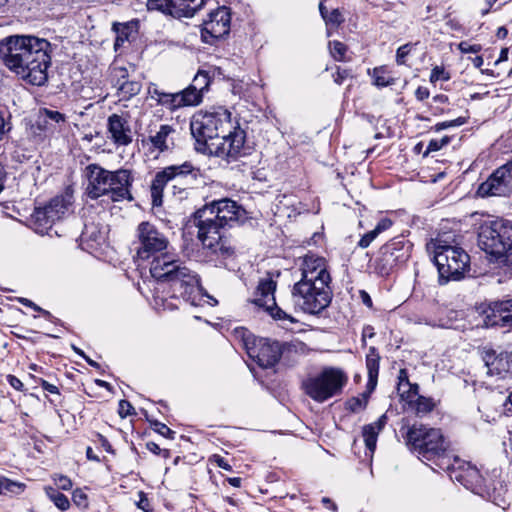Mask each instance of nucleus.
<instances>
[{
	"label": "nucleus",
	"instance_id": "31",
	"mask_svg": "<svg viewBox=\"0 0 512 512\" xmlns=\"http://www.w3.org/2000/svg\"><path fill=\"white\" fill-rule=\"evenodd\" d=\"M393 222L389 218L381 219L375 228L365 233L358 242L360 248H367L382 232L388 230Z\"/></svg>",
	"mask_w": 512,
	"mask_h": 512
},
{
	"label": "nucleus",
	"instance_id": "38",
	"mask_svg": "<svg viewBox=\"0 0 512 512\" xmlns=\"http://www.w3.org/2000/svg\"><path fill=\"white\" fill-rule=\"evenodd\" d=\"M416 396H417V398L415 400L414 407H415L416 414L418 416H424V415L430 413L434 409L435 403L432 398L419 396L418 394Z\"/></svg>",
	"mask_w": 512,
	"mask_h": 512
},
{
	"label": "nucleus",
	"instance_id": "37",
	"mask_svg": "<svg viewBox=\"0 0 512 512\" xmlns=\"http://www.w3.org/2000/svg\"><path fill=\"white\" fill-rule=\"evenodd\" d=\"M46 495L54 503V505L61 511H66L70 508V501L66 495L59 492L53 487L45 488Z\"/></svg>",
	"mask_w": 512,
	"mask_h": 512
},
{
	"label": "nucleus",
	"instance_id": "4",
	"mask_svg": "<svg viewBox=\"0 0 512 512\" xmlns=\"http://www.w3.org/2000/svg\"><path fill=\"white\" fill-rule=\"evenodd\" d=\"M200 178V168L191 161L164 167L156 172L150 184L152 206H162L164 189L168 185L174 196L180 200L186 199L189 191L199 184Z\"/></svg>",
	"mask_w": 512,
	"mask_h": 512
},
{
	"label": "nucleus",
	"instance_id": "39",
	"mask_svg": "<svg viewBox=\"0 0 512 512\" xmlns=\"http://www.w3.org/2000/svg\"><path fill=\"white\" fill-rule=\"evenodd\" d=\"M210 85V77L206 71H198L190 86L203 95Z\"/></svg>",
	"mask_w": 512,
	"mask_h": 512
},
{
	"label": "nucleus",
	"instance_id": "53",
	"mask_svg": "<svg viewBox=\"0 0 512 512\" xmlns=\"http://www.w3.org/2000/svg\"><path fill=\"white\" fill-rule=\"evenodd\" d=\"M458 49L461 53H478L481 51L482 47L480 44H470L467 41H462L458 44Z\"/></svg>",
	"mask_w": 512,
	"mask_h": 512
},
{
	"label": "nucleus",
	"instance_id": "41",
	"mask_svg": "<svg viewBox=\"0 0 512 512\" xmlns=\"http://www.w3.org/2000/svg\"><path fill=\"white\" fill-rule=\"evenodd\" d=\"M368 403V396L362 394L359 397H352L346 402V409L356 413L366 408Z\"/></svg>",
	"mask_w": 512,
	"mask_h": 512
},
{
	"label": "nucleus",
	"instance_id": "27",
	"mask_svg": "<svg viewBox=\"0 0 512 512\" xmlns=\"http://www.w3.org/2000/svg\"><path fill=\"white\" fill-rule=\"evenodd\" d=\"M175 132L176 130L173 126L162 124L157 131H150L148 141L151 143L155 150L159 152H165L173 148V134H175Z\"/></svg>",
	"mask_w": 512,
	"mask_h": 512
},
{
	"label": "nucleus",
	"instance_id": "32",
	"mask_svg": "<svg viewBox=\"0 0 512 512\" xmlns=\"http://www.w3.org/2000/svg\"><path fill=\"white\" fill-rule=\"evenodd\" d=\"M419 386L417 384H411L408 379V373L405 369H401L398 375V391L401 393V396L407 393L406 399L409 402L413 401V397H416L418 394Z\"/></svg>",
	"mask_w": 512,
	"mask_h": 512
},
{
	"label": "nucleus",
	"instance_id": "14",
	"mask_svg": "<svg viewBox=\"0 0 512 512\" xmlns=\"http://www.w3.org/2000/svg\"><path fill=\"white\" fill-rule=\"evenodd\" d=\"M243 340L247 354L259 367L271 368L280 360L282 349L279 342L265 338L255 339L251 334L245 335V333Z\"/></svg>",
	"mask_w": 512,
	"mask_h": 512
},
{
	"label": "nucleus",
	"instance_id": "6",
	"mask_svg": "<svg viewBox=\"0 0 512 512\" xmlns=\"http://www.w3.org/2000/svg\"><path fill=\"white\" fill-rule=\"evenodd\" d=\"M152 277L159 282L167 283L171 297L181 298L191 304L201 295L202 287L197 273L186 266H183L179 260L172 259L168 262H156L152 268Z\"/></svg>",
	"mask_w": 512,
	"mask_h": 512
},
{
	"label": "nucleus",
	"instance_id": "35",
	"mask_svg": "<svg viewBox=\"0 0 512 512\" xmlns=\"http://www.w3.org/2000/svg\"><path fill=\"white\" fill-rule=\"evenodd\" d=\"M25 484L0 475V495L12 496L22 493Z\"/></svg>",
	"mask_w": 512,
	"mask_h": 512
},
{
	"label": "nucleus",
	"instance_id": "36",
	"mask_svg": "<svg viewBox=\"0 0 512 512\" xmlns=\"http://www.w3.org/2000/svg\"><path fill=\"white\" fill-rule=\"evenodd\" d=\"M153 97H157V102L168 109L174 111L179 109L177 93H166L154 88L151 92Z\"/></svg>",
	"mask_w": 512,
	"mask_h": 512
},
{
	"label": "nucleus",
	"instance_id": "26",
	"mask_svg": "<svg viewBox=\"0 0 512 512\" xmlns=\"http://www.w3.org/2000/svg\"><path fill=\"white\" fill-rule=\"evenodd\" d=\"M112 77L120 100H129L141 91V83L136 80H129L128 71L124 67H114Z\"/></svg>",
	"mask_w": 512,
	"mask_h": 512
},
{
	"label": "nucleus",
	"instance_id": "24",
	"mask_svg": "<svg viewBox=\"0 0 512 512\" xmlns=\"http://www.w3.org/2000/svg\"><path fill=\"white\" fill-rule=\"evenodd\" d=\"M485 327H509L512 325V299L496 301L483 310Z\"/></svg>",
	"mask_w": 512,
	"mask_h": 512
},
{
	"label": "nucleus",
	"instance_id": "12",
	"mask_svg": "<svg viewBox=\"0 0 512 512\" xmlns=\"http://www.w3.org/2000/svg\"><path fill=\"white\" fill-rule=\"evenodd\" d=\"M413 244L403 237H395L384 244L371 264L379 276H389L410 258Z\"/></svg>",
	"mask_w": 512,
	"mask_h": 512
},
{
	"label": "nucleus",
	"instance_id": "2",
	"mask_svg": "<svg viewBox=\"0 0 512 512\" xmlns=\"http://www.w3.org/2000/svg\"><path fill=\"white\" fill-rule=\"evenodd\" d=\"M244 212L236 201L229 198L213 200L198 209L194 213V225L204 248L223 258L233 255L234 247L227 231L240 220Z\"/></svg>",
	"mask_w": 512,
	"mask_h": 512
},
{
	"label": "nucleus",
	"instance_id": "11",
	"mask_svg": "<svg viewBox=\"0 0 512 512\" xmlns=\"http://www.w3.org/2000/svg\"><path fill=\"white\" fill-rule=\"evenodd\" d=\"M348 381L347 375L339 368L326 367L319 374L303 382L305 393L317 402H324L342 392Z\"/></svg>",
	"mask_w": 512,
	"mask_h": 512
},
{
	"label": "nucleus",
	"instance_id": "42",
	"mask_svg": "<svg viewBox=\"0 0 512 512\" xmlns=\"http://www.w3.org/2000/svg\"><path fill=\"white\" fill-rule=\"evenodd\" d=\"M373 79H374V84L378 87H386V86L393 85L395 83V79L386 75L385 71L382 68L374 69Z\"/></svg>",
	"mask_w": 512,
	"mask_h": 512
},
{
	"label": "nucleus",
	"instance_id": "7",
	"mask_svg": "<svg viewBox=\"0 0 512 512\" xmlns=\"http://www.w3.org/2000/svg\"><path fill=\"white\" fill-rule=\"evenodd\" d=\"M137 262L150 263V273L156 262H168L176 256L170 252L171 244L167 235L155 224L143 221L135 230L133 242Z\"/></svg>",
	"mask_w": 512,
	"mask_h": 512
},
{
	"label": "nucleus",
	"instance_id": "58",
	"mask_svg": "<svg viewBox=\"0 0 512 512\" xmlns=\"http://www.w3.org/2000/svg\"><path fill=\"white\" fill-rule=\"evenodd\" d=\"M212 460H213L214 463L217 464V466L219 468H222L223 470H226V471H231L232 470L231 465L222 456L215 454V455L212 456Z\"/></svg>",
	"mask_w": 512,
	"mask_h": 512
},
{
	"label": "nucleus",
	"instance_id": "9",
	"mask_svg": "<svg viewBox=\"0 0 512 512\" xmlns=\"http://www.w3.org/2000/svg\"><path fill=\"white\" fill-rule=\"evenodd\" d=\"M437 266L440 284L451 280H460L469 269L470 256L461 247L451 245L442 238H436L428 244Z\"/></svg>",
	"mask_w": 512,
	"mask_h": 512
},
{
	"label": "nucleus",
	"instance_id": "63",
	"mask_svg": "<svg viewBox=\"0 0 512 512\" xmlns=\"http://www.w3.org/2000/svg\"><path fill=\"white\" fill-rule=\"evenodd\" d=\"M374 335H375L374 328L370 325L365 326L363 328V332H362V342L365 344V338L366 337L372 338V337H374Z\"/></svg>",
	"mask_w": 512,
	"mask_h": 512
},
{
	"label": "nucleus",
	"instance_id": "43",
	"mask_svg": "<svg viewBox=\"0 0 512 512\" xmlns=\"http://www.w3.org/2000/svg\"><path fill=\"white\" fill-rule=\"evenodd\" d=\"M330 53L336 61H345L347 46L340 41H332L329 43Z\"/></svg>",
	"mask_w": 512,
	"mask_h": 512
},
{
	"label": "nucleus",
	"instance_id": "46",
	"mask_svg": "<svg viewBox=\"0 0 512 512\" xmlns=\"http://www.w3.org/2000/svg\"><path fill=\"white\" fill-rule=\"evenodd\" d=\"M72 501L73 503L83 509L88 507V497L87 494L80 488H77L72 493Z\"/></svg>",
	"mask_w": 512,
	"mask_h": 512
},
{
	"label": "nucleus",
	"instance_id": "44",
	"mask_svg": "<svg viewBox=\"0 0 512 512\" xmlns=\"http://www.w3.org/2000/svg\"><path fill=\"white\" fill-rule=\"evenodd\" d=\"M417 44H418V42H416V43L408 42V43L400 46L396 51V63L398 65H405L407 56L411 53V51Z\"/></svg>",
	"mask_w": 512,
	"mask_h": 512
},
{
	"label": "nucleus",
	"instance_id": "34",
	"mask_svg": "<svg viewBox=\"0 0 512 512\" xmlns=\"http://www.w3.org/2000/svg\"><path fill=\"white\" fill-rule=\"evenodd\" d=\"M379 360L380 356L375 347L369 348V353L366 356V368L368 371L369 384L375 386L379 373Z\"/></svg>",
	"mask_w": 512,
	"mask_h": 512
},
{
	"label": "nucleus",
	"instance_id": "55",
	"mask_svg": "<svg viewBox=\"0 0 512 512\" xmlns=\"http://www.w3.org/2000/svg\"><path fill=\"white\" fill-rule=\"evenodd\" d=\"M37 382L40 384V386L47 392L51 393V394H54V395H57V396H60V391L58 389V387L54 384H51L49 383L48 381L42 379V378H39L37 379Z\"/></svg>",
	"mask_w": 512,
	"mask_h": 512
},
{
	"label": "nucleus",
	"instance_id": "40",
	"mask_svg": "<svg viewBox=\"0 0 512 512\" xmlns=\"http://www.w3.org/2000/svg\"><path fill=\"white\" fill-rule=\"evenodd\" d=\"M113 28L117 34L114 43L115 49H117L128 40L130 26L128 23H116L113 25Z\"/></svg>",
	"mask_w": 512,
	"mask_h": 512
},
{
	"label": "nucleus",
	"instance_id": "57",
	"mask_svg": "<svg viewBox=\"0 0 512 512\" xmlns=\"http://www.w3.org/2000/svg\"><path fill=\"white\" fill-rule=\"evenodd\" d=\"M6 380L15 390L23 391L24 384L22 383V381L18 377L9 374V375L6 376Z\"/></svg>",
	"mask_w": 512,
	"mask_h": 512
},
{
	"label": "nucleus",
	"instance_id": "23",
	"mask_svg": "<svg viewBox=\"0 0 512 512\" xmlns=\"http://www.w3.org/2000/svg\"><path fill=\"white\" fill-rule=\"evenodd\" d=\"M481 356L487 367L488 375L505 378L512 373V354L484 347Z\"/></svg>",
	"mask_w": 512,
	"mask_h": 512
},
{
	"label": "nucleus",
	"instance_id": "17",
	"mask_svg": "<svg viewBox=\"0 0 512 512\" xmlns=\"http://www.w3.org/2000/svg\"><path fill=\"white\" fill-rule=\"evenodd\" d=\"M512 191V160L496 169L480 184L477 193L482 197L506 196Z\"/></svg>",
	"mask_w": 512,
	"mask_h": 512
},
{
	"label": "nucleus",
	"instance_id": "47",
	"mask_svg": "<svg viewBox=\"0 0 512 512\" xmlns=\"http://www.w3.org/2000/svg\"><path fill=\"white\" fill-rule=\"evenodd\" d=\"M324 21L326 25L338 27L341 23L344 22V18L338 9H333L327 14V16H324Z\"/></svg>",
	"mask_w": 512,
	"mask_h": 512
},
{
	"label": "nucleus",
	"instance_id": "20",
	"mask_svg": "<svg viewBox=\"0 0 512 512\" xmlns=\"http://www.w3.org/2000/svg\"><path fill=\"white\" fill-rule=\"evenodd\" d=\"M448 471H452V479L460 482L465 488L471 490L473 493L480 496L489 494L490 488L476 467L467 464V467L462 469L461 461L458 458V462L455 463L454 469H449Z\"/></svg>",
	"mask_w": 512,
	"mask_h": 512
},
{
	"label": "nucleus",
	"instance_id": "22",
	"mask_svg": "<svg viewBox=\"0 0 512 512\" xmlns=\"http://www.w3.org/2000/svg\"><path fill=\"white\" fill-rule=\"evenodd\" d=\"M86 176L88 180L86 194L92 199L96 200L102 196H106L110 181H112V172L101 167L98 164H89L86 169Z\"/></svg>",
	"mask_w": 512,
	"mask_h": 512
},
{
	"label": "nucleus",
	"instance_id": "19",
	"mask_svg": "<svg viewBox=\"0 0 512 512\" xmlns=\"http://www.w3.org/2000/svg\"><path fill=\"white\" fill-rule=\"evenodd\" d=\"M67 124V116L51 108H40L31 130L35 137L44 140L59 133Z\"/></svg>",
	"mask_w": 512,
	"mask_h": 512
},
{
	"label": "nucleus",
	"instance_id": "10",
	"mask_svg": "<svg viewBox=\"0 0 512 512\" xmlns=\"http://www.w3.org/2000/svg\"><path fill=\"white\" fill-rule=\"evenodd\" d=\"M233 128L231 113L224 107L211 108L196 112L190 122L191 134L195 138L199 150H208L211 142Z\"/></svg>",
	"mask_w": 512,
	"mask_h": 512
},
{
	"label": "nucleus",
	"instance_id": "61",
	"mask_svg": "<svg viewBox=\"0 0 512 512\" xmlns=\"http://www.w3.org/2000/svg\"><path fill=\"white\" fill-rule=\"evenodd\" d=\"M10 128L9 122H6L3 113L0 112V140L3 138L5 133L10 130Z\"/></svg>",
	"mask_w": 512,
	"mask_h": 512
},
{
	"label": "nucleus",
	"instance_id": "45",
	"mask_svg": "<svg viewBox=\"0 0 512 512\" xmlns=\"http://www.w3.org/2000/svg\"><path fill=\"white\" fill-rule=\"evenodd\" d=\"M147 8L151 11H161L170 15V0H148Z\"/></svg>",
	"mask_w": 512,
	"mask_h": 512
},
{
	"label": "nucleus",
	"instance_id": "1",
	"mask_svg": "<svg viewBox=\"0 0 512 512\" xmlns=\"http://www.w3.org/2000/svg\"><path fill=\"white\" fill-rule=\"evenodd\" d=\"M51 44L35 36L14 35L0 43L5 66L21 79L35 86L47 82V69L51 64Z\"/></svg>",
	"mask_w": 512,
	"mask_h": 512
},
{
	"label": "nucleus",
	"instance_id": "28",
	"mask_svg": "<svg viewBox=\"0 0 512 512\" xmlns=\"http://www.w3.org/2000/svg\"><path fill=\"white\" fill-rule=\"evenodd\" d=\"M80 246L83 250H92L105 243L106 235L95 223H86L80 235Z\"/></svg>",
	"mask_w": 512,
	"mask_h": 512
},
{
	"label": "nucleus",
	"instance_id": "18",
	"mask_svg": "<svg viewBox=\"0 0 512 512\" xmlns=\"http://www.w3.org/2000/svg\"><path fill=\"white\" fill-rule=\"evenodd\" d=\"M231 12L226 6L218 7L208 15L201 31L202 40L213 44L215 40L226 36L230 31Z\"/></svg>",
	"mask_w": 512,
	"mask_h": 512
},
{
	"label": "nucleus",
	"instance_id": "21",
	"mask_svg": "<svg viewBox=\"0 0 512 512\" xmlns=\"http://www.w3.org/2000/svg\"><path fill=\"white\" fill-rule=\"evenodd\" d=\"M112 181H110L106 196L112 202L134 201L132 195V186L134 176L129 169L120 168L112 172Z\"/></svg>",
	"mask_w": 512,
	"mask_h": 512
},
{
	"label": "nucleus",
	"instance_id": "33",
	"mask_svg": "<svg viewBox=\"0 0 512 512\" xmlns=\"http://www.w3.org/2000/svg\"><path fill=\"white\" fill-rule=\"evenodd\" d=\"M177 93L179 108L187 106H197L202 102L203 95L194 90L190 85Z\"/></svg>",
	"mask_w": 512,
	"mask_h": 512
},
{
	"label": "nucleus",
	"instance_id": "15",
	"mask_svg": "<svg viewBox=\"0 0 512 512\" xmlns=\"http://www.w3.org/2000/svg\"><path fill=\"white\" fill-rule=\"evenodd\" d=\"M228 135H223L219 143L211 142L209 153L216 157L236 161L240 157L250 154V147L246 145V133L240 127H235L233 131L228 130Z\"/></svg>",
	"mask_w": 512,
	"mask_h": 512
},
{
	"label": "nucleus",
	"instance_id": "48",
	"mask_svg": "<svg viewBox=\"0 0 512 512\" xmlns=\"http://www.w3.org/2000/svg\"><path fill=\"white\" fill-rule=\"evenodd\" d=\"M450 79V74L445 70L443 66H435L431 70L430 74V82L435 83L439 80L448 81Z\"/></svg>",
	"mask_w": 512,
	"mask_h": 512
},
{
	"label": "nucleus",
	"instance_id": "25",
	"mask_svg": "<svg viewBox=\"0 0 512 512\" xmlns=\"http://www.w3.org/2000/svg\"><path fill=\"white\" fill-rule=\"evenodd\" d=\"M110 138L117 146H127L132 142V131L128 120L118 114H112L107 120Z\"/></svg>",
	"mask_w": 512,
	"mask_h": 512
},
{
	"label": "nucleus",
	"instance_id": "29",
	"mask_svg": "<svg viewBox=\"0 0 512 512\" xmlns=\"http://www.w3.org/2000/svg\"><path fill=\"white\" fill-rule=\"evenodd\" d=\"M205 4V0H170V15L175 18L193 17Z\"/></svg>",
	"mask_w": 512,
	"mask_h": 512
},
{
	"label": "nucleus",
	"instance_id": "13",
	"mask_svg": "<svg viewBox=\"0 0 512 512\" xmlns=\"http://www.w3.org/2000/svg\"><path fill=\"white\" fill-rule=\"evenodd\" d=\"M72 196L60 195L50 200L44 207H39L32 214L35 231L40 234L48 233L52 226L70 211Z\"/></svg>",
	"mask_w": 512,
	"mask_h": 512
},
{
	"label": "nucleus",
	"instance_id": "64",
	"mask_svg": "<svg viewBox=\"0 0 512 512\" xmlns=\"http://www.w3.org/2000/svg\"><path fill=\"white\" fill-rule=\"evenodd\" d=\"M146 448L153 454H156V455H160L161 454V451L162 449L159 447V445L155 442H147L146 443Z\"/></svg>",
	"mask_w": 512,
	"mask_h": 512
},
{
	"label": "nucleus",
	"instance_id": "56",
	"mask_svg": "<svg viewBox=\"0 0 512 512\" xmlns=\"http://www.w3.org/2000/svg\"><path fill=\"white\" fill-rule=\"evenodd\" d=\"M20 303H22L24 306L31 307L33 310L41 312L45 317L49 318L51 316L50 312L47 310L42 309L38 305H36L34 302L27 298H20Z\"/></svg>",
	"mask_w": 512,
	"mask_h": 512
},
{
	"label": "nucleus",
	"instance_id": "8",
	"mask_svg": "<svg viewBox=\"0 0 512 512\" xmlns=\"http://www.w3.org/2000/svg\"><path fill=\"white\" fill-rule=\"evenodd\" d=\"M477 244L496 261L512 265V221L497 219L483 222L478 228Z\"/></svg>",
	"mask_w": 512,
	"mask_h": 512
},
{
	"label": "nucleus",
	"instance_id": "5",
	"mask_svg": "<svg viewBox=\"0 0 512 512\" xmlns=\"http://www.w3.org/2000/svg\"><path fill=\"white\" fill-rule=\"evenodd\" d=\"M405 441L420 459L434 462L441 470L454 469L458 462V457L448 451V444L439 429L414 424L408 427Z\"/></svg>",
	"mask_w": 512,
	"mask_h": 512
},
{
	"label": "nucleus",
	"instance_id": "30",
	"mask_svg": "<svg viewBox=\"0 0 512 512\" xmlns=\"http://www.w3.org/2000/svg\"><path fill=\"white\" fill-rule=\"evenodd\" d=\"M388 417L382 414L375 422L367 424L362 429V436L367 449L373 453L376 449V443L379 433L386 426Z\"/></svg>",
	"mask_w": 512,
	"mask_h": 512
},
{
	"label": "nucleus",
	"instance_id": "51",
	"mask_svg": "<svg viewBox=\"0 0 512 512\" xmlns=\"http://www.w3.org/2000/svg\"><path fill=\"white\" fill-rule=\"evenodd\" d=\"M154 430L161 434L162 436L173 439L175 432L171 430L168 426H166L164 423H161L159 421H154L153 424Z\"/></svg>",
	"mask_w": 512,
	"mask_h": 512
},
{
	"label": "nucleus",
	"instance_id": "50",
	"mask_svg": "<svg viewBox=\"0 0 512 512\" xmlns=\"http://www.w3.org/2000/svg\"><path fill=\"white\" fill-rule=\"evenodd\" d=\"M352 71L350 69H342L341 67H337L336 72L333 74V80L336 84L341 85L343 82L352 78Z\"/></svg>",
	"mask_w": 512,
	"mask_h": 512
},
{
	"label": "nucleus",
	"instance_id": "49",
	"mask_svg": "<svg viewBox=\"0 0 512 512\" xmlns=\"http://www.w3.org/2000/svg\"><path fill=\"white\" fill-rule=\"evenodd\" d=\"M450 140H451V138L449 136H444L441 139H432V140H430V142L428 143L427 151H426L425 154H428L430 152L439 151L444 146L449 144Z\"/></svg>",
	"mask_w": 512,
	"mask_h": 512
},
{
	"label": "nucleus",
	"instance_id": "3",
	"mask_svg": "<svg viewBox=\"0 0 512 512\" xmlns=\"http://www.w3.org/2000/svg\"><path fill=\"white\" fill-rule=\"evenodd\" d=\"M300 269L301 279L292 289L294 303L305 313L318 314L329 306L333 295L327 261L308 253L302 258Z\"/></svg>",
	"mask_w": 512,
	"mask_h": 512
},
{
	"label": "nucleus",
	"instance_id": "16",
	"mask_svg": "<svg viewBox=\"0 0 512 512\" xmlns=\"http://www.w3.org/2000/svg\"><path fill=\"white\" fill-rule=\"evenodd\" d=\"M276 282L271 277L263 278L259 281L256 291V297L253 303L265 309V311L274 319L282 322L296 323L297 320L277 306L274 293Z\"/></svg>",
	"mask_w": 512,
	"mask_h": 512
},
{
	"label": "nucleus",
	"instance_id": "59",
	"mask_svg": "<svg viewBox=\"0 0 512 512\" xmlns=\"http://www.w3.org/2000/svg\"><path fill=\"white\" fill-rule=\"evenodd\" d=\"M429 96H430V92H429L428 88H426V87L420 86L415 91V97L419 101H423V100L429 98Z\"/></svg>",
	"mask_w": 512,
	"mask_h": 512
},
{
	"label": "nucleus",
	"instance_id": "54",
	"mask_svg": "<svg viewBox=\"0 0 512 512\" xmlns=\"http://www.w3.org/2000/svg\"><path fill=\"white\" fill-rule=\"evenodd\" d=\"M55 483L58 486L59 489L68 491L72 488V481L70 478L64 475H59L57 478H55Z\"/></svg>",
	"mask_w": 512,
	"mask_h": 512
},
{
	"label": "nucleus",
	"instance_id": "60",
	"mask_svg": "<svg viewBox=\"0 0 512 512\" xmlns=\"http://www.w3.org/2000/svg\"><path fill=\"white\" fill-rule=\"evenodd\" d=\"M506 454L512 458V432H508V436L503 441Z\"/></svg>",
	"mask_w": 512,
	"mask_h": 512
},
{
	"label": "nucleus",
	"instance_id": "62",
	"mask_svg": "<svg viewBox=\"0 0 512 512\" xmlns=\"http://www.w3.org/2000/svg\"><path fill=\"white\" fill-rule=\"evenodd\" d=\"M467 123L466 117H458L454 120L447 121L448 128L459 127Z\"/></svg>",
	"mask_w": 512,
	"mask_h": 512
},
{
	"label": "nucleus",
	"instance_id": "52",
	"mask_svg": "<svg viewBox=\"0 0 512 512\" xmlns=\"http://www.w3.org/2000/svg\"><path fill=\"white\" fill-rule=\"evenodd\" d=\"M118 413L121 418H125L132 414H135L134 408L131 403L127 400H121L118 405Z\"/></svg>",
	"mask_w": 512,
	"mask_h": 512
}]
</instances>
